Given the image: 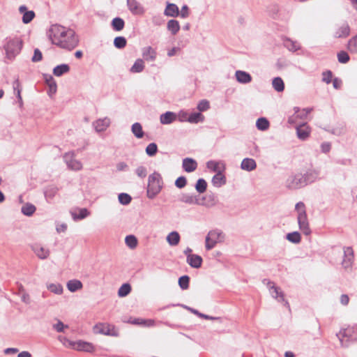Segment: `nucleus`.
<instances>
[{
    "instance_id": "f257e3e1",
    "label": "nucleus",
    "mask_w": 357,
    "mask_h": 357,
    "mask_svg": "<svg viewBox=\"0 0 357 357\" xmlns=\"http://www.w3.org/2000/svg\"><path fill=\"white\" fill-rule=\"evenodd\" d=\"M47 36L53 45L68 50L76 47L79 42L73 29L56 24L50 27Z\"/></svg>"
},
{
    "instance_id": "f03ea898",
    "label": "nucleus",
    "mask_w": 357,
    "mask_h": 357,
    "mask_svg": "<svg viewBox=\"0 0 357 357\" xmlns=\"http://www.w3.org/2000/svg\"><path fill=\"white\" fill-rule=\"evenodd\" d=\"M318 173L309 172L306 174H297L289 176L286 181V186L289 189H298L306 185L308 183L312 182L316 179Z\"/></svg>"
},
{
    "instance_id": "7ed1b4c3",
    "label": "nucleus",
    "mask_w": 357,
    "mask_h": 357,
    "mask_svg": "<svg viewBox=\"0 0 357 357\" xmlns=\"http://www.w3.org/2000/svg\"><path fill=\"white\" fill-rule=\"evenodd\" d=\"M163 187V181L161 175L158 172H153L149 176L146 195L148 198L154 199L161 191Z\"/></svg>"
},
{
    "instance_id": "20e7f679",
    "label": "nucleus",
    "mask_w": 357,
    "mask_h": 357,
    "mask_svg": "<svg viewBox=\"0 0 357 357\" xmlns=\"http://www.w3.org/2000/svg\"><path fill=\"white\" fill-rule=\"evenodd\" d=\"M22 47V42L19 38H9L6 39L3 45L6 52V58L10 61L15 59L20 54Z\"/></svg>"
},
{
    "instance_id": "39448f33",
    "label": "nucleus",
    "mask_w": 357,
    "mask_h": 357,
    "mask_svg": "<svg viewBox=\"0 0 357 357\" xmlns=\"http://www.w3.org/2000/svg\"><path fill=\"white\" fill-rule=\"evenodd\" d=\"M296 211L298 213L297 220L299 229L305 235H309L311 233V230L309 227L305 204L303 202L297 203L296 205Z\"/></svg>"
},
{
    "instance_id": "423d86ee",
    "label": "nucleus",
    "mask_w": 357,
    "mask_h": 357,
    "mask_svg": "<svg viewBox=\"0 0 357 357\" xmlns=\"http://www.w3.org/2000/svg\"><path fill=\"white\" fill-rule=\"evenodd\" d=\"M225 239V234L218 229L210 231L205 239V247L207 250L213 249L218 243H221Z\"/></svg>"
},
{
    "instance_id": "0eeeda50",
    "label": "nucleus",
    "mask_w": 357,
    "mask_h": 357,
    "mask_svg": "<svg viewBox=\"0 0 357 357\" xmlns=\"http://www.w3.org/2000/svg\"><path fill=\"white\" fill-rule=\"evenodd\" d=\"M93 332L96 334L116 336L117 331L114 326L106 323H98L93 326Z\"/></svg>"
},
{
    "instance_id": "6e6552de",
    "label": "nucleus",
    "mask_w": 357,
    "mask_h": 357,
    "mask_svg": "<svg viewBox=\"0 0 357 357\" xmlns=\"http://www.w3.org/2000/svg\"><path fill=\"white\" fill-rule=\"evenodd\" d=\"M63 159L70 169L73 171H79L82 169V162L79 160L75 159L73 152L65 153L63 155Z\"/></svg>"
},
{
    "instance_id": "1a4fd4ad",
    "label": "nucleus",
    "mask_w": 357,
    "mask_h": 357,
    "mask_svg": "<svg viewBox=\"0 0 357 357\" xmlns=\"http://www.w3.org/2000/svg\"><path fill=\"white\" fill-rule=\"evenodd\" d=\"M180 201L188 204H197L208 208L213 206V202L212 201L210 203H204V202H200V199L197 196L190 194H183L180 198Z\"/></svg>"
},
{
    "instance_id": "9d476101",
    "label": "nucleus",
    "mask_w": 357,
    "mask_h": 357,
    "mask_svg": "<svg viewBox=\"0 0 357 357\" xmlns=\"http://www.w3.org/2000/svg\"><path fill=\"white\" fill-rule=\"evenodd\" d=\"M267 286L273 298L278 302H284L285 305H288V302L285 301L284 293L280 287H276L273 282H268Z\"/></svg>"
},
{
    "instance_id": "9b49d317",
    "label": "nucleus",
    "mask_w": 357,
    "mask_h": 357,
    "mask_svg": "<svg viewBox=\"0 0 357 357\" xmlns=\"http://www.w3.org/2000/svg\"><path fill=\"white\" fill-rule=\"evenodd\" d=\"M70 347L77 351L92 352L94 351V347L91 343L79 340L77 342H69Z\"/></svg>"
},
{
    "instance_id": "f8f14e48",
    "label": "nucleus",
    "mask_w": 357,
    "mask_h": 357,
    "mask_svg": "<svg viewBox=\"0 0 357 357\" xmlns=\"http://www.w3.org/2000/svg\"><path fill=\"white\" fill-rule=\"evenodd\" d=\"M354 261V251L351 247H346L344 248V259L342 261V265L345 269L351 267Z\"/></svg>"
},
{
    "instance_id": "ddd939ff",
    "label": "nucleus",
    "mask_w": 357,
    "mask_h": 357,
    "mask_svg": "<svg viewBox=\"0 0 357 357\" xmlns=\"http://www.w3.org/2000/svg\"><path fill=\"white\" fill-rule=\"evenodd\" d=\"M127 6L133 15H141L144 13L143 6L137 0H127Z\"/></svg>"
},
{
    "instance_id": "4468645a",
    "label": "nucleus",
    "mask_w": 357,
    "mask_h": 357,
    "mask_svg": "<svg viewBox=\"0 0 357 357\" xmlns=\"http://www.w3.org/2000/svg\"><path fill=\"white\" fill-rule=\"evenodd\" d=\"M111 121L108 117L99 119L93 123V126L98 132H104L110 126Z\"/></svg>"
},
{
    "instance_id": "2eb2a0df",
    "label": "nucleus",
    "mask_w": 357,
    "mask_h": 357,
    "mask_svg": "<svg viewBox=\"0 0 357 357\" xmlns=\"http://www.w3.org/2000/svg\"><path fill=\"white\" fill-rule=\"evenodd\" d=\"M206 167L216 174L223 172L225 169V164L223 161L209 160L206 162Z\"/></svg>"
},
{
    "instance_id": "dca6fc26",
    "label": "nucleus",
    "mask_w": 357,
    "mask_h": 357,
    "mask_svg": "<svg viewBox=\"0 0 357 357\" xmlns=\"http://www.w3.org/2000/svg\"><path fill=\"white\" fill-rule=\"evenodd\" d=\"M142 55L145 61H154L157 57V52L152 47L147 46L142 48Z\"/></svg>"
},
{
    "instance_id": "f3484780",
    "label": "nucleus",
    "mask_w": 357,
    "mask_h": 357,
    "mask_svg": "<svg viewBox=\"0 0 357 357\" xmlns=\"http://www.w3.org/2000/svg\"><path fill=\"white\" fill-rule=\"evenodd\" d=\"M20 13L22 14V22L24 24H28L35 17V13L33 10H28L26 6L22 5L19 7Z\"/></svg>"
},
{
    "instance_id": "a211bd4d",
    "label": "nucleus",
    "mask_w": 357,
    "mask_h": 357,
    "mask_svg": "<svg viewBox=\"0 0 357 357\" xmlns=\"http://www.w3.org/2000/svg\"><path fill=\"white\" fill-rule=\"evenodd\" d=\"M350 33V27L346 22L340 24L335 30L334 36L335 38H346Z\"/></svg>"
},
{
    "instance_id": "6ab92c4d",
    "label": "nucleus",
    "mask_w": 357,
    "mask_h": 357,
    "mask_svg": "<svg viewBox=\"0 0 357 357\" xmlns=\"http://www.w3.org/2000/svg\"><path fill=\"white\" fill-rule=\"evenodd\" d=\"M164 15L167 17H176L179 15V10L175 3H167Z\"/></svg>"
},
{
    "instance_id": "aec40b11",
    "label": "nucleus",
    "mask_w": 357,
    "mask_h": 357,
    "mask_svg": "<svg viewBox=\"0 0 357 357\" xmlns=\"http://www.w3.org/2000/svg\"><path fill=\"white\" fill-rule=\"evenodd\" d=\"M182 167L186 172H192L197 167V162L190 158H186L183 160Z\"/></svg>"
},
{
    "instance_id": "412c9836",
    "label": "nucleus",
    "mask_w": 357,
    "mask_h": 357,
    "mask_svg": "<svg viewBox=\"0 0 357 357\" xmlns=\"http://www.w3.org/2000/svg\"><path fill=\"white\" fill-rule=\"evenodd\" d=\"M44 77H45V82L49 87V90H48L47 93H48L49 96H52L56 92V89H57L56 83L54 79L53 78V77L50 75H45Z\"/></svg>"
},
{
    "instance_id": "4be33fe9",
    "label": "nucleus",
    "mask_w": 357,
    "mask_h": 357,
    "mask_svg": "<svg viewBox=\"0 0 357 357\" xmlns=\"http://www.w3.org/2000/svg\"><path fill=\"white\" fill-rule=\"evenodd\" d=\"M235 77L236 80L241 84H248L252 81L251 75L245 71L236 70Z\"/></svg>"
},
{
    "instance_id": "5701e85b",
    "label": "nucleus",
    "mask_w": 357,
    "mask_h": 357,
    "mask_svg": "<svg viewBox=\"0 0 357 357\" xmlns=\"http://www.w3.org/2000/svg\"><path fill=\"white\" fill-rule=\"evenodd\" d=\"M33 250L36 256L41 259H45L50 255V250L40 245H33Z\"/></svg>"
},
{
    "instance_id": "b1692460",
    "label": "nucleus",
    "mask_w": 357,
    "mask_h": 357,
    "mask_svg": "<svg viewBox=\"0 0 357 357\" xmlns=\"http://www.w3.org/2000/svg\"><path fill=\"white\" fill-rule=\"evenodd\" d=\"M310 132V130L305 123H303L296 128L298 137L302 140H305L309 137Z\"/></svg>"
},
{
    "instance_id": "393cba45",
    "label": "nucleus",
    "mask_w": 357,
    "mask_h": 357,
    "mask_svg": "<svg viewBox=\"0 0 357 357\" xmlns=\"http://www.w3.org/2000/svg\"><path fill=\"white\" fill-rule=\"evenodd\" d=\"M186 261L191 267L198 268L202 266V258L197 255H190L186 259Z\"/></svg>"
},
{
    "instance_id": "a878e982",
    "label": "nucleus",
    "mask_w": 357,
    "mask_h": 357,
    "mask_svg": "<svg viewBox=\"0 0 357 357\" xmlns=\"http://www.w3.org/2000/svg\"><path fill=\"white\" fill-rule=\"evenodd\" d=\"M176 119V114L172 112H167L160 115V121L162 124H170Z\"/></svg>"
},
{
    "instance_id": "bb28decb",
    "label": "nucleus",
    "mask_w": 357,
    "mask_h": 357,
    "mask_svg": "<svg viewBox=\"0 0 357 357\" xmlns=\"http://www.w3.org/2000/svg\"><path fill=\"white\" fill-rule=\"evenodd\" d=\"M70 213L74 220L84 219L89 215V212L85 208L71 211Z\"/></svg>"
},
{
    "instance_id": "cd10ccee",
    "label": "nucleus",
    "mask_w": 357,
    "mask_h": 357,
    "mask_svg": "<svg viewBox=\"0 0 357 357\" xmlns=\"http://www.w3.org/2000/svg\"><path fill=\"white\" fill-rule=\"evenodd\" d=\"M66 287L68 291L70 292H75L78 290H80L83 287V284L82 282L79 280H70L67 282Z\"/></svg>"
},
{
    "instance_id": "c85d7f7f",
    "label": "nucleus",
    "mask_w": 357,
    "mask_h": 357,
    "mask_svg": "<svg viewBox=\"0 0 357 357\" xmlns=\"http://www.w3.org/2000/svg\"><path fill=\"white\" fill-rule=\"evenodd\" d=\"M180 235L177 231L170 232L166 237V240L169 245L176 246L180 242Z\"/></svg>"
},
{
    "instance_id": "c756f323",
    "label": "nucleus",
    "mask_w": 357,
    "mask_h": 357,
    "mask_svg": "<svg viewBox=\"0 0 357 357\" xmlns=\"http://www.w3.org/2000/svg\"><path fill=\"white\" fill-rule=\"evenodd\" d=\"M256 167V162L252 158L243 159L241 165V169L248 172L254 170Z\"/></svg>"
},
{
    "instance_id": "7c9ffc66",
    "label": "nucleus",
    "mask_w": 357,
    "mask_h": 357,
    "mask_svg": "<svg viewBox=\"0 0 357 357\" xmlns=\"http://www.w3.org/2000/svg\"><path fill=\"white\" fill-rule=\"evenodd\" d=\"M205 116L201 112H192L188 117V122L190 123H198L204 122Z\"/></svg>"
},
{
    "instance_id": "2f4dec72",
    "label": "nucleus",
    "mask_w": 357,
    "mask_h": 357,
    "mask_svg": "<svg viewBox=\"0 0 357 357\" xmlns=\"http://www.w3.org/2000/svg\"><path fill=\"white\" fill-rule=\"evenodd\" d=\"M46 287L50 291L56 295H61L63 291V286L60 283H47Z\"/></svg>"
},
{
    "instance_id": "473e14b6",
    "label": "nucleus",
    "mask_w": 357,
    "mask_h": 357,
    "mask_svg": "<svg viewBox=\"0 0 357 357\" xmlns=\"http://www.w3.org/2000/svg\"><path fill=\"white\" fill-rule=\"evenodd\" d=\"M167 29L172 35H176L180 30L179 22L176 20H170L167 22Z\"/></svg>"
},
{
    "instance_id": "72a5a7b5",
    "label": "nucleus",
    "mask_w": 357,
    "mask_h": 357,
    "mask_svg": "<svg viewBox=\"0 0 357 357\" xmlns=\"http://www.w3.org/2000/svg\"><path fill=\"white\" fill-rule=\"evenodd\" d=\"M69 71L70 66L68 64H61L54 68L53 74L56 77H60Z\"/></svg>"
},
{
    "instance_id": "f704fd0d",
    "label": "nucleus",
    "mask_w": 357,
    "mask_h": 357,
    "mask_svg": "<svg viewBox=\"0 0 357 357\" xmlns=\"http://www.w3.org/2000/svg\"><path fill=\"white\" fill-rule=\"evenodd\" d=\"M211 181L214 186L220 187L226 183V178L221 172L214 175Z\"/></svg>"
},
{
    "instance_id": "c9c22d12",
    "label": "nucleus",
    "mask_w": 357,
    "mask_h": 357,
    "mask_svg": "<svg viewBox=\"0 0 357 357\" xmlns=\"http://www.w3.org/2000/svg\"><path fill=\"white\" fill-rule=\"evenodd\" d=\"M144 69V61L142 59H137L130 68L132 73H141Z\"/></svg>"
},
{
    "instance_id": "e433bc0d",
    "label": "nucleus",
    "mask_w": 357,
    "mask_h": 357,
    "mask_svg": "<svg viewBox=\"0 0 357 357\" xmlns=\"http://www.w3.org/2000/svg\"><path fill=\"white\" fill-rule=\"evenodd\" d=\"M58 190H59L58 188L54 185L47 186L44 191V195H45V198L47 199H53V197L57 193Z\"/></svg>"
},
{
    "instance_id": "4c0bfd02",
    "label": "nucleus",
    "mask_w": 357,
    "mask_h": 357,
    "mask_svg": "<svg viewBox=\"0 0 357 357\" xmlns=\"http://www.w3.org/2000/svg\"><path fill=\"white\" fill-rule=\"evenodd\" d=\"M132 132L133 135L138 139L142 138L144 137V132L142 130V127L139 123H135L132 124L131 128Z\"/></svg>"
},
{
    "instance_id": "58836bf2",
    "label": "nucleus",
    "mask_w": 357,
    "mask_h": 357,
    "mask_svg": "<svg viewBox=\"0 0 357 357\" xmlns=\"http://www.w3.org/2000/svg\"><path fill=\"white\" fill-rule=\"evenodd\" d=\"M269 126H270V124H269L268 121L264 117H261V118L258 119L256 122V126H257V129L259 130H262V131L266 130L268 129Z\"/></svg>"
},
{
    "instance_id": "ea45409f",
    "label": "nucleus",
    "mask_w": 357,
    "mask_h": 357,
    "mask_svg": "<svg viewBox=\"0 0 357 357\" xmlns=\"http://www.w3.org/2000/svg\"><path fill=\"white\" fill-rule=\"evenodd\" d=\"M125 25V22L123 19L120 17H115L112 20V26L114 30L116 31H121Z\"/></svg>"
},
{
    "instance_id": "a19ab883",
    "label": "nucleus",
    "mask_w": 357,
    "mask_h": 357,
    "mask_svg": "<svg viewBox=\"0 0 357 357\" xmlns=\"http://www.w3.org/2000/svg\"><path fill=\"white\" fill-rule=\"evenodd\" d=\"M272 85H273V87L274 88V89L278 92H281V91H284V82L279 77H275L273 79Z\"/></svg>"
},
{
    "instance_id": "79ce46f5",
    "label": "nucleus",
    "mask_w": 357,
    "mask_h": 357,
    "mask_svg": "<svg viewBox=\"0 0 357 357\" xmlns=\"http://www.w3.org/2000/svg\"><path fill=\"white\" fill-rule=\"evenodd\" d=\"M284 46L291 52H296L301 48L299 43L290 39H287L284 42Z\"/></svg>"
},
{
    "instance_id": "37998d69",
    "label": "nucleus",
    "mask_w": 357,
    "mask_h": 357,
    "mask_svg": "<svg viewBox=\"0 0 357 357\" xmlns=\"http://www.w3.org/2000/svg\"><path fill=\"white\" fill-rule=\"evenodd\" d=\"M131 291V286L128 283L122 284L118 290V296L119 297H125L128 296Z\"/></svg>"
},
{
    "instance_id": "c03bdc74",
    "label": "nucleus",
    "mask_w": 357,
    "mask_h": 357,
    "mask_svg": "<svg viewBox=\"0 0 357 357\" xmlns=\"http://www.w3.org/2000/svg\"><path fill=\"white\" fill-rule=\"evenodd\" d=\"M126 245L130 249H135L137 246V239L134 235H128L125 238Z\"/></svg>"
},
{
    "instance_id": "a18cd8bd",
    "label": "nucleus",
    "mask_w": 357,
    "mask_h": 357,
    "mask_svg": "<svg viewBox=\"0 0 357 357\" xmlns=\"http://www.w3.org/2000/svg\"><path fill=\"white\" fill-rule=\"evenodd\" d=\"M312 109L310 108H305L303 109H300L297 107L295 108V114L296 117L301 119H305L307 118V115L311 112Z\"/></svg>"
},
{
    "instance_id": "49530a36",
    "label": "nucleus",
    "mask_w": 357,
    "mask_h": 357,
    "mask_svg": "<svg viewBox=\"0 0 357 357\" xmlns=\"http://www.w3.org/2000/svg\"><path fill=\"white\" fill-rule=\"evenodd\" d=\"M36 211V207L34 205L27 203L22 207V213L25 215L30 216Z\"/></svg>"
},
{
    "instance_id": "de8ad7c7",
    "label": "nucleus",
    "mask_w": 357,
    "mask_h": 357,
    "mask_svg": "<svg viewBox=\"0 0 357 357\" xmlns=\"http://www.w3.org/2000/svg\"><path fill=\"white\" fill-rule=\"evenodd\" d=\"M347 48L351 53H357V35L349 40Z\"/></svg>"
},
{
    "instance_id": "09e8293b",
    "label": "nucleus",
    "mask_w": 357,
    "mask_h": 357,
    "mask_svg": "<svg viewBox=\"0 0 357 357\" xmlns=\"http://www.w3.org/2000/svg\"><path fill=\"white\" fill-rule=\"evenodd\" d=\"M287 239L294 243H298L301 242V237L298 231L289 233L287 235Z\"/></svg>"
},
{
    "instance_id": "8fccbe9b",
    "label": "nucleus",
    "mask_w": 357,
    "mask_h": 357,
    "mask_svg": "<svg viewBox=\"0 0 357 357\" xmlns=\"http://www.w3.org/2000/svg\"><path fill=\"white\" fill-rule=\"evenodd\" d=\"M207 188V183L206 181L203 178H199L197 181V183L195 185V189L199 193H203L206 191Z\"/></svg>"
},
{
    "instance_id": "3c124183",
    "label": "nucleus",
    "mask_w": 357,
    "mask_h": 357,
    "mask_svg": "<svg viewBox=\"0 0 357 357\" xmlns=\"http://www.w3.org/2000/svg\"><path fill=\"white\" fill-rule=\"evenodd\" d=\"M189 282L190 278L188 275H183L179 278L178 285L182 289L186 290L189 288Z\"/></svg>"
},
{
    "instance_id": "603ef678",
    "label": "nucleus",
    "mask_w": 357,
    "mask_h": 357,
    "mask_svg": "<svg viewBox=\"0 0 357 357\" xmlns=\"http://www.w3.org/2000/svg\"><path fill=\"white\" fill-rule=\"evenodd\" d=\"M197 108L201 113L203 112H206L210 108V102L207 100H202L201 101L199 102Z\"/></svg>"
},
{
    "instance_id": "864d4df0",
    "label": "nucleus",
    "mask_w": 357,
    "mask_h": 357,
    "mask_svg": "<svg viewBox=\"0 0 357 357\" xmlns=\"http://www.w3.org/2000/svg\"><path fill=\"white\" fill-rule=\"evenodd\" d=\"M126 39L123 36H118L114 38V45L116 48L121 49L126 45Z\"/></svg>"
},
{
    "instance_id": "5fc2aeb1",
    "label": "nucleus",
    "mask_w": 357,
    "mask_h": 357,
    "mask_svg": "<svg viewBox=\"0 0 357 357\" xmlns=\"http://www.w3.org/2000/svg\"><path fill=\"white\" fill-rule=\"evenodd\" d=\"M157 151L158 146L155 143H151L146 148V153L149 156L155 155Z\"/></svg>"
},
{
    "instance_id": "6e6d98bb",
    "label": "nucleus",
    "mask_w": 357,
    "mask_h": 357,
    "mask_svg": "<svg viewBox=\"0 0 357 357\" xmlns=\"http://www.w3.org/2000/svg\"><path fill=\"white\" fill-rule=\"evenodd\" d=\"M131 197L126 193H121L119 195V201L123 205H127L131 202Z\"/></svg>"
},
{
    "instance_id": "4d7b16f0",
    "label": "nucleus",
    "mask_w": 357,
    "mask_h": 357,
    "mask_svg": "<svg viewBox=\"0 0 357 357\" xmlns=\"http://www.w3.org/2000/svg\"><path fill=\"white\" fill-rule=\"evenodd\" d=\"M338 61L342 63H346L349 61V54L344 52L341 51L337 54Z\"/></svg>"
},
{
    "instance_id": "13d9d810",
    "label": "nucleus",
    "mask_w": 357,
    "mask_h": 357,
    "mask_svg": "<svg viewBox=\"0 0 357 357\" xmlns=\"http://www.w3.org/2000/svg\"><path fill=\"white\" fill-rule=\"evenodd\" d=\"M136 174L140 178H145L147 175L146 168L143 166H139L135 169Z\"/></svg>"
},
{
    "instance_id": "bf43d9fd",
    "label": "nucleus",
    "mask_w": 357,
    "mask_h": 357,
    "mask_svg": "<svg viewBox=\"0 0 357 357\" xmlns=\"http://www.w3.org/2000/svg\"><path fill=\"white\" fill-rule=\"evenodd\" d=\"M187 183L186 178L184 176L178 177L175 181V185L178 188H183L185 186Z\"/></svg>"
},
{
    "instance_id": "052dcab7",
    "label": "nucleus",
    "mask_w": 357,
    "mask_h": 357,
    "mask_svg": "<svg viewBox=\"0 0 357 357\" xmlns=\"http://www.w3.org/2000/svg\"><path fill=\"white\" fill-rule=\"evenodd\" d=\"M43 59L42 52L36 49L34 50L33 56L31 58V61L33 62H38L40 61Z\"/></svg>"
},
{
    "instance_id": "680f3d73",
    "label": "nucleus",
    "mask_w": 357,
    "mask_h": 357,
    "mask_svg": "<svg viewBox=\"0 0 357 357\" xmlns=\"http://www.w3.org/2000/svg\"><path fill=\"white\" fill-rule=\"evenodd\" d=\"M68 328V326L64 325L63 323L61 321H59L56 324L53 325V328L59 333L63 332L65 328Z\"/></svg>"
},
{
    "instance_id": "e2e57ef3",
    "label": "nucleus",
    "mask_w": 357,
    "mask_h": 357,
    "mask_svg": "<svg viewBox=\"0 0 357 357\" xmlns=\"http://www.w3.org/2000/svg\"><path fill=\"white\" fill-rule=\"evenodd\" d=\"M332 79V73L331 71H326L322 73V81L329 84Z\"/></svg>"
},
{
    "instance_id": "0e129e2a",
    "label": "nucleus",
    "mask_w": 357,
    "mask_h": 357,
    "mask_svg": "<svg viewBox=\"0 0 357 357\" xmlns=\"http://www.w3.org/2000/svg\"><path fill=\"white\" fill-rule=\"evenodd\" d=\"M189 8L188 7V6L186 5H184L182 6L181 8V13H179V15L180 16L182 17V18H186L189 16Z\"/></svg>"
},
{
    "instance_id": "69168bd1",
    "label": "nucleus",
    "mask_w": 357,
    "mask_h": 357,
    "mask_svg": "<svg viewBox=\"0 0 357 357\" xmlns=\"http://www.w3.org/2000/svg\"><path fill=\"white\" fill-rule=\"evenodd\" d=\"M188 116H189V114L186 112H184V111H181L178 115V119L181 122L188 121Z\"/></svg>"
},
{
    "instance_id": "338daca9",
    "label": "nucleus",
    "mask_w": 357,
    "mask_h": 357,
    "mask_svg": "<svg viewBox=\"0 0 357 357\" xmlns=\"http://www.w3.org/2000/svg\"><path fill=\"white\" fill-rule=\"evenodd\" d=\"M211 201L213 202V206H215V202L213 195L204 196L200 199V202H204V203H210Z\"/></svg>"
},
{
    "instance_id": "774afa93",
    "label": "nucleus",
    "mask_w": 357,
    "mask_h": 357,
    "mask_svg": "<svg viewBox=\"0 0 357 357\" xmlns=\"http://www.w3.org/2000/svg\"><path fill=\"white\" fill-rule=\"evenodd\" d=\"M21 299L24 303H25L26 304L29 303V302H30L29 295L27 293L24 292V291L22 294Z\"/></svg>"
}]
</instances>
